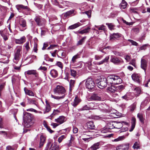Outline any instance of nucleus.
Segmentation results:
<instances>
[{
	"mask_svg": "<svg viewBox=\"0 0 150 150\" xmlns=\"http://www.w3.org/2000/svg\"><path fill=\"white\" fill-rule=\"evenodd\" d=\"M24 125L25 127H29L35 123L34 117L33 115L28 112L24 113Z\"/></svg>",
	"mask_w": 150,
	"mask_h": 150,
	"instance_id": "nucleus-1",
	"label": "nucleus"
},
{
	"mask_svg": "<svg viewBox=\"0 0 150 150\" xmlns=\"http://www.w3.org/2000/svg\"><path fill=\"white\" fill-rule=\"evenodd\" d=\"M108 85H116L122 82L121 79L119 76L115 75H110L106 78Z\"/></svg>",
	"mask_w": 150,
	"mask_h": 150,
	"instance_id": "nucleus-2",
	"label": "nucleus"
},
{
	"mask_svg": "<svg viewBox=\"0 0 150 150\" xmlns=\"http://www.w3.org/2000/svg\"><path fill=\"white\" fill-rule=\"evenodd\" d=\"M96 83L98 87L101 89H103L105 87L107 83L106 78H101L99 79L96 80Z\"/></svg>",
	"mask_w": 150,
	"mask_h": 150,
	"instance_id": "nucleus-3",
	"label": "nucleus"
},
{
	"mask_svg": "<svg viewBox=\"0 0 150 150\" xmlns=\"http://www.w3.org/2000/svg\"><path fill=\"white\" fill-rule=\"evenodd\" d=\"M95 83L94 81L91 78L87 79L86 82V86L88 89L90 90L95 89Z\"/></svg>",
	"mask_w": 150,
	"mask_h": 150,
	"instance_id": "nucleus-4",
	"label": "nucleus"
},
{
	"mask_svg": "<svg viewBox=\"0 0 150 150\" xmlns=\"http://www.w3.org/2000/svg\"><path fill=\"white\" fill-rule=\"evenodd\" d=\"M66 91L65 88L61 86L57 85L54 89V93H57L59 95L65 96Z\"/></svg>",
	"mask_w": 150,
	"mask_h": 150,
	"instance_id": "nucleus-5",
	"label": "nucleus"
},
{
	"mask_svg": "<svg viewBox=\"0 0 150 150\" xmlns=\"http://www.w3.org/2000/svg\"><path fill=\"white\" fill-rule=\"evenodd\" d=\"M45 150H59V146L55 142L49 141Z\"/></svg>",
	"mask_w": 150,
	"mask_h": 150,
	"instance_id": "nucleus-6",
	"label": "nucleus"
},
{
	"mask_svg": "<svg viewBox=\"0 0 150 150\" xmlns=\"http://www.w3.org/2000/svg\"><path fill=\"white\" fill-rule=\"evenodd\" d=\"M21 48L19 47L17 49L16 51L15 52L13 60L14 62L16 63H17L20 59L21 56Z\"/></svg>",
	"mask_w": 150,
	"mask_h": 150,
	"instance_id": "nucleus-7",
	"label": "nucleus"
},
{
	"mask_svg": "<svg viewBox=\"0 0 150 150\" xmlns=\"http://www.w3.org/2000/svg\"><path fill=\"white\" fill-rule=\"evenodd\" d=\"M34 20L37 24L39 26H44L45 23V20L42 18L40 16H36L34 18Z\"/></svg>",
	"mask_w": 150,
	"mask_h": 150,
	"instance_id": "nucleus-8",
	"label": "nucleus"
},
{
	"mask_svg": "<svg viewBox=\"0 0 150 150\" xmlns=\"http://www.w3.org/2000/svg\"><path fill=\"white\" fill-rule=\"evenodd\" d=\"M110 61L115 64H118L123 63V61L121 59H119L113 56L111 57Z\"/></svg>",
	"mask_w": 150,
	"mask_h": 150,
	"instance_id": "nucleus-9",
	"label": "nucleus"
},
{
	"mask_svg": "<svg viewBox=\"0 0 150 150\" xmlns=\"http://www.w3.org/2000/svg\"><path fill=\"white\" fill-rule=\"evenodd\" d=\"M129 148V144H123L119 145L116 147L117 150H128Z\"/></svg>",
	"mask_w": 150,
	"mask_h": 150,
	"instance_id": "nucleus-10",
	"label": "nucleus"
},
{
	"mask_svg": "<svg viewBox=\"0 0 150 150\" xmlns=\"http://www.w3.org/2000/svg\"><path fill=\"white\" fill-rule=\"evenodd\" d=\"M88 100L89 101H101L102 100V98L99 96L97 94H93L88 98Z\"/></svg>",
	"mask_w": 150,
	"mask_h": 150,
	"instance_id": "nucleus-11",
	"label": "nucleus"
},
{
	"mask_svg": "<svg viewBox=\"0 0 150 150\" xmlns=\"http://www.w3.org/2000/svg\"><path fill=\"white\" fill-rule=\"evenodd\" d=\"M131 76L134 81L138 83L140 82L141 78L139 75L138 74H133Z\"/></svg>",
	"mask_w": 150,
	"mask_h": 150,
	"instance_id": "nucleus-12",
	"label": "nucleus"
},
{
	"mask_svg": "<svg viewBox=\"0 0 150 150\" xmlns=\"http://www.w3.org/2000/svg\"><path fill=\"white\" fill-rule=\"evenodd\" d=\"M81 101V100L77 96H76L73 102L71 103L72 105L75 107Z\"/></svg>",
	"mask_w": 150,
	"mask_h": 150,
	"instance_id": "nucleus-13",
	"label": "nucleus"
},
{
	"mask_svg": "<svg viewBox=\"0 0 150 150\" xmlns=\"http://www.w3.org/2000/svg\"><path fill=\"white\" fill-rule=\"evenodd\" d=\"M147 66V62L144 59H142L141 60V68L144 70L145 72Z\"/></svg>",
	"mask_w": 150,
	"mask_h": 150,
	"instance_id": "nucleus-14",
	"label": "nucleus"
},
{
	"mask_svg": "<svg viewBox=\"0 0 150 150\" xmlns=\"http://www.w3.org/2000/svg\"><path fill=\"white\" fill-rule=\"evenodd\" d=\"M16 7L18 10L21 9L26 10L28 11H29L30 10V9L28 6H25L22 4L18 5L16 6Z\"/></svg>",
	"mask_w": 150,
	"mask_h": 150,
	"instance_id": "nucleus-15",
	"label": "nucleus"
},
{
	"mask_svg": "<svg viewBox=\"0 0 150 150\" xmlns=\"http://www.w3.org/2000/svg\"><path fill=\"white\" fill-rule=\"evenodd\" d=\"M46 108L44 110L43 113L45 114L47 113L51 110V108L49 103L47 101H46Z\"/></svg>",
	"mask_w": 150,
	"mask_h": 150,
	"instance_id": "nucleus-16",
	"label": "nucleus"
},
{
	"mask_svg": "<svg viewBox=\"0 0 150 150\" xmlns=\"http://www.w3.org/2000/svg\"><path fill=\"white\" fill-rule=\"evenodd\" d=\"M65 117L63 116H59L57 119H55V121L57 123L61 124L65 122Z\"/></svg>",
	"mask_w": 150,
	"mask_h": 150,
	"instance_id": "nucleus-17",
	"label": "nucleus"
},
{
	"mask_svg": "<svg viewBox=\"0 0 150 150\" xmlns=\"http://www.w3.org/2000/svg\"><path fill=\"white\" fill-rule=\"evenodd\" d=\"M107 91L108 92L112 93H115V94L117 95L118 94L117 93V90H116V88H115L114 86H111L107 88Z\"/></svg>",
	"mask_w": 150,
	"mask_h": 150,
	"instance_id": "nucleus-18",
	"label": "nucleus"
},
{
	"mask_svg": "<svg viewBox=\"0 0 150 150\" xmlns=\"http://www.w3.org/2000/svg\"><path fill=\"white\" fill-rule=\"evenodd\" d=\"M26 40V38L25 36H23L19 39H16V43L21 44L24 42Z\"/></svg>",
	"mask_w": 150,
	"mask_h": 150,
	"instance_id": "nucleus-19",
	"label": "nucleus"
},
{
	"mask_svg": "<svg viewBox=\"0 0 150 150\" xmlns=\"http://www.w3.org/2000/svg\"><path fill=\"white\" fill-rule=\"evenodd\" d=\"M25 74H26L28 75H35V76H36V75L37 74V72L36 70H29L25 72Z\"/></svg>",
	"mask_w": 150,
	"mask_h": 150,
	"instance_id": "nucleus-20",
	"label": "nucleus"
},
{
	"mask_svg": "<svg viewBox=\"0 0 150 150\" xmlns=\"http://www.w3.org/2000/svg\"><path fill=\"white\" fill-rule=\"evenodd\" d=\"M25 93L26 95L30 96H34V94L33 92L31 90H28L25 87L24 88Z\"/></svg>",
	"mask_w": 150,
	"mask_h": 150,
	"instance_id": "nucleus-21",
	"label": "nucleus"
},
{
	"mask_svg": "<svg viewBox=\"0 0 150 150\" xmlns=\"http://www.w3.org/2000/svg\"><path fill=\"white\" fill-rule=\"evenodd\" d=\"M87 127L88 128L93 129L95 127V125H94L93 122L90 121L87 123L85 127Z\"/></svg>",
	"mask_w": 150,
	"mask_h": 150,
	"instance_id": "nucleus-22",
	"label": "nucleus"
},
{
	"mask_svg": "<svg viewBox=\"0 0 150 150\" xmlns=\"http://www.w3.org/2000/svg\"><path fill=\"white\" fill-rule=\"evenodd\" d=\"M74 10H72L64 13L63 14L64 17H67L68 16L72 15L73 14H74Z\"/></svg>",
	"mask_w": 150,
	"mask_h": 150,
	"instance_id": "nucleus-23",
	"label": "nucleus"
},
{
	"mask_svg": "<svg viewBox=\"0 0 150 150\" xmlns=\"http://www.w3.org/2000/svg\"><path fill=\"white\" fill-rule=\"evenodd\" d=\"M100 142H97L93 144L90 148V150H96L99 148Z\"/></svg>",
	"mask_w": 150,
	"mask_h": 150,
	"instance_id": "nucleus-24",
	"label": "nucleus"
},
{
	"mask_svg": "<svg viewBox=\"0 0 150 150\" xmlns=\"http://www.w3.org/2000/svg\"><path fill=\"white\" fill-rule=\"evenodd\" d=\"M50 74L54 78L57 77L58 75V73L57 71L54 69H53L51 71Z\"/></svg>",
	"mask_w": 150,
	"mask_h": 150,
	"instance_id": "nucleus-25",
	"label": "nucleus"
},
{
	"mask_svg": "<svg viewBox=\"0 0 150 150\" xmlns=\"http://www.w3.org/2000/svg\"><path fill=\"white\" fill-rule=\"evenodd\" d=\"M81 25V23L79 22H78L69 26V28L70 29H73L78 27Z\"/></svg>",
	"mask_w": 150,
	"mask_h": 150,
	"instance_id": "nucleus-26",
	"label": "nucleus"
},
{
	"mask_svg": "<svg viewBox=\"0 0 150 150\" xmlns=\"http://www.w3.org/2000/svg\"><path fill=\"white\" fill-rule=\"evenodd\" d=\"M19 24L20 25L23 27H25L26 25V23L25 20L22 18L20 20Z\"/></svg>",
	"mask_w": 150,
	"mask_h": 150,
	"instance_id": "nucleus-27",
	"label": "nucleus"
},
{
	"mask_svg": "<svg viewBox=\"0 0 150 150\" xmlns=\"http://www.w3.org/2000/svg\"><path fill=\"white\" fill-rule=\"evenodd\" d=\"M80 58L78 54H76L72 58L70 62L71 64H73L76 62V59Z\"/></svg>",
	"mask_w": 150,
	"mask_h": 150,
	"instance_id": "nucleus-28",
	"label": "nucleus"
},
{
	"mask_svg": "<svg viewBox=\"0 0 150 150\" xmlns=\"http://www.w3.org/2000/svg\"><path fill=\"white\" fill-rule=\"evenodd\" d=\"M134 91H135V95L136 96H139L140 94L141 93V91L140 88L139 87L136 88L134 89Z\"/></svg>",
	"mask_w": 150,
	"mask_h": 150,
	"instance_id": "nucleus-29",
	"label": "nucleus"
},
{
	"mask_svg": "<svg viewBox=\"0 0 150 150\" xmlns=\"http://www.w3.org/2000/svg\"><path fill=\"white\" fill-rule=\"evenodd\" d=\"M28 103L29 104H33L36 105V100L34 98H31L29 97H27Z\"/></svg>",
	"mask_w": 150,
	"mask_h": 150,
	"instance_id": "nucleus-30",
	"label": "nucleus"
},
{
	"mask_svg": "<svg viewBox=\"0 0 150 150\" xmlns=\"http://www.w3.org/2000/svg\"><path fill=\"white\" fill-rule=\"evenodd\" d=\"M109 59V56L106 57L105 58L102 60L101 61L99 62L98 63V64L99 65H100L103 64L104 63L107 62Z\"/></svg>",
	"mask_w": 150,
	"mask_h": 150,
	"instance_id": "nucleus-31",
	"label": "nucleus"
},
{
	"mask_svg": "<svg viewBox=\"0 0 150 150\" xmlns=\"http://www.w3.org/2000/svg\"><path fill=\"white\" fill-rule=\"evenodd\" d=\"M120 37V35L119 33H114L111 35L110 36V40L114 39H117Z\"/></svg>",
	"mask_w": 150,
	"mask_h": 150,
	"instance_id": "nucleus-32",
	"label": "nucleus"
},
{
	"mask_svg": "<svg viewBox=\"0 0 150 150\" xmlns=\"http://www.w3.org/2000/svg\"><path fill=\"white\" fill-rule=\"evenodd\" d=\"M140 147V144L139 141L135 142L132 146V148L134 149H139Z\"/></svg>",
	"mask_w": 150,
	"mask_h": 150,
	"instance_id": "nucleus-33",
	"label": "nucleus"
},
{
	"mask_svg": "<svg viewBox=\"0 0 150 150\" xmlns=\"http://www.w3.org/2000/svg\"><path fill=\"white\" fill-rule=\"evenodd\" d=\"M45 141V138L44 137L41 136L40 137V147L44 145Z\"/></svg>",
	"mask_w": 150,
	"mask_h": 150,
	"instance_id": "nucleus-34",
	"label": "nucleus"
},
{
	"mask_svg": "<svg viewBox=\"0 0 150 150\" xmlns=\"http://www.w3.org/2000/svg\"><path fill=\"white\" fill-rule=\"evenodd\" d=\"M106 25L108 26V27L110 30H112L115 29L114 28L115 27V25L113 23H106Z\"/></svg>",
	"mask_w": 150,
	"mask_h": 150,
	"instance_id": "nucleus-35",
	"label": "nucleus"
},
{
	"mask_svg": "<svg viewBox=\"0 0 150 150\" xmlns=\"http://www.w3.org/2000/svg\"><path fill=\"white\" fill-rule=\"evenodd\" d=\"M71 75L74 77H75L77 75V71L74 69H71L70 70Z\"/></svg>",
	"mask_w": 150,
	"mask_h": 150,
	"instance_id": "nucleus-36",
	"label": "nucleus"
},
{
	"mask_svg": "<svg viewBox=\"0 0 150 150\" xmlns=\"http://www.w3.org/2000/svg\"><path fill=\"white\" fill-rule=\"evenodd\" d=\"M86 38V36H84L80 40L78 41L77 45H81L85 42Z\"/></svg>",
	"mask_w": 150,
	"mask_h": 150,
	"instance_id": "nucleus-37",
	"label": "nucleus"
},
{
	"mask_svg": "<svg viewBox=\"0 0 150 150\" xmlns=\"http://www.w3.org/2000/svg\"><path fill=\"white\" fill-rule=\"evenodd\" d=\"M90 28L89 27H88L84 30H81L79 32V34H83L84 33H88L90 30Z\"/></svg>",
	"mask_w": 150,
	"mask_h": 150,
	"instance_id": "nucleus-38",
	"label": "nucleus"
},
{
	"mask_svg": "<svg viewBox=\"0 0 150 150\" xmlns=\"http://www.w3.org/2000/svg\"><path fill=\"white\" fill-rule=\"evenodd\" d=\"M92 109V108L89 105H85L81 109V110H91Z\"/></svg>",
	"mask_w": 150,
	"mask_h": 150,
	"instance_id": "nucleus-39",
	"label": "nucleus"
},
{
	"mask_svg": "<svg viewBox=\"0 0 150 150\" xmlns=\"http://www.w3.org/2000/svg\"><path fill=\"white\" fill-rule=\"evenodd\" d=\"M107 127L109 130L115 128L114 124H113V123L112 122H109L107 124Z\"/></svg>",
	"mask_w": 150,
	"mask_h": 150,
	"instance_id": "nucleus-40",
	"label": "nucleus"
},
{
	"mask_svg": "<svg viewBox=\"0 0 150 150\" xmlns=\"http://www.w3.org/2000/svg\"><path fill=\"white\" fill-rule=\"evenodd\" d=\"M5 86V83H4L0 84V97H1L2 92Z\"/></svg>",
	"mask_w": 150,
	"mask_h": 150,
	"instance_id": "nucleus-41",
	"label": "nucleus"
},
{
	"mask_svg": "<svg viewBox=\"0 0 150 150\" xmlns=\"http://www.w3.org/2000/svg\"><path fill=\"white\" fill-rule=\"evenodd\" d=\"M127 4L125 1H122L120 4V6L123 9L125 8L127 6Z\"/></svg>",
	"mask_w": 150,
	"mask_h": 150,
	"instance_id": "nucleus-42",
	"label": "nucleus"
},
{
	"mask_svg": "<svg viewBox=\"0 0 150 150\" xmlns=\"http://www.w3.org/2000/svg\"><path fill=\"white\" fill-rule=\"evenodd\" d=\"M116 90H117V93L118 92L120 93L122 90L124 89V86L122 85H121L117 87L116 88Z\"/></svg>",
	"mask_w": 150,
	"mask_h": 150,
	"instance_id": "nucleus-43",
	"label": "nucleus"
},
{
	"mask_svg": "<svg viewBox=\"0 0 150 150\" xmlns=\"http://www.w3.org/2000/svg\"><path fill=\"white\" fill-rule=\"evenodd\" d=\"M130 11L131 12H133L135 13H138L137 11H138V8H131L130 9Z\"/></svg>",
	"mask_w": 150,
	"mask_h": 150,
	"instance_id": "nucleus-44",
	"label": "nucleus"
},
{
	"mask_svg": "<svg viewBox=\"0 0 150 150\" xmlns=\"http://www.w3.org/2000/svg\"><path fill=\"white\" fill-rule=\"evenodd\" d=\"M95 27L96 28H97L99 30H104L105 29V26L104 25H102L99 26L98 25H95Z\"/></svg>",
	"mask_w": 150,
	"mask_h": 150,
	"instance_id": "nucleus-45",
	"label": "nucleus"
},
{
	"mask_svg": "<svg viewBox=\"0 0 150 150\" xmlns=\"http://www.w3.org/2000/svg\"><path fill=\"white\" fill-rule=\"evenodd\" d=\"M75 81L73 80H71L70 82V90L71 91L72 88L74 86Z\"/></svg>",
	"mask_w": 150,
	"mask_h": 150,
	"instance_id": "nucleus-46",
	"label": "nucleus"
},
{
	"mask_svg": "<svg viewBox=\"0 0 150 150\" xmlns=\"http://www.w3.org/2000/svg\"><path fill=\"white\" fill-rule=\"evenodd\" d=\"M51 96L52 98H53L55 99H57L58 100H59V99H61L63 98H64V95H62L61 96H54L52 95Z\"/></svg>",
	"mask_w": 150,
	"mask_h": 150,
	"instance_id": "nucleus-47",
	"label": "nucleus"
},
{
	"mask_svg": "<svg viewBox=\"0 0 150 150\" xmlns=\"http://www.w3.org/2000/svg\"><path fill=\"white\" fill-rule=\"evenodd\" d=\"M137 117L139 118V120H140V121L142 122H144V119L143 118V115L142 114H140V113H138L137 114Z\"/></svg>",
	"mask_w": 150,
	"mask_h": 150,
	"instance_id": "nucleus-48",
	"label": "nucleus"
},
{
	"mask_svg": "<svg viewBox=\"0 0 150 150\" xmlns=\"http://www.w3.org/2000/svg\"><path fill=\"white\" fill-rule=\"evenodd\" d=\"M44 126L46 128L47 130L51 133H52L53 132H54V131L53 130H51L50 128V127L47 126V124H44Z\"/></svg>",
	"mask_w": 150,
	"mask_h": 150,
	"instance_id": "nucleus-49",
	"label": "nucleus"
},
{
	"mask_svg": "<svg viewBox=\"0 0 150 150\" xmlns=\"http://www.w3.org/2000/svg\"><path fill=\"white\" fill-rule=\"evenodd\" d=\"M136 119L134 117H132V118L131 120V124L132 125L135 126L136 124Z\"/></svg>",
	"mask_w": 150,
	"mask_h": 150,
	"instance_id": "nucleus-50",
	"label": "nucleus"
},
{
	"mask_svg": "<svg viewBox=\"0 0 150 150\" xmlns=\"http://www.w3.org/2000/svg\"><path fill=\"white\" fill-rule=\"evenodd\" d=\"M59 111L57 110H54L53 113L51 115V116L52 117L54 115H56L57 113H59Z\"/></svg>",
	"mask_w": 150,
	"mask_h": 150,
	"instance_id": "nucleus-51",
	"label": "nucleus"
},
{
	"mask_svg": "<svg viewBox=\"0 0 150 150\" xmlns=\"http://www.w3.org/2000/svg\"><path fill=\"white\" fill-rule=\"evenodd\" d=\"M132 30L133 32L136 34L138 33L139 31V29L138 28H133Z\"/></svg>",
	"mask_w": 150,
	"mask_h": 150,
	"instance_id": "nucleus-52",
	"label": "nucleus"
},
{
	"mask_svg": "<svg viewBox=\"0 0 150 150\" xmlns=\"http://www.w3.org/2000/svg\"><path fill=\"white\" fill-rule=\"evenodd\" d=\"M103 56L102 55H96L95 56V58L96 60H98L101 59L103 57Z\"/></svg>",
	"mask_w": 150,
	"mask_h": 150,
	"instance_id": "nucleus-53",
	"label": "nucleus"
},
{
	"mask_svg": "<svg viewBox=\"0 0 150 150\" xmlns=\"http://www.w3.org/2000/svg\"><path fill=\"white\" fill-rule=\"evenodd\" d=\"M110 132V130L107 127L105 128L101 131V132L103 133H106Z\"/></svg>",
	"mask_w": 150,
	"mask_h": 150,
	"instance_id": "nucleus-54",
	"label": "nucleus"
},
{
	"mask_svg": "<svg viewBox=\"0 0 150 150\" xmlns=\"http://www.w3.org/2000/svg\"><path fill=\"white\" fill-rule=\"evenodd\" d=\"M128 40L130 42L132 45L137 46L138 45V43L136 42L133 41L131 40Z\"/></svg>",
	"mask_w": 150,
	"mask_h": 150,
	"instance_id": "nucleus-55",
	"label": "nucleus"
},
{
	"mask_svg": "<svg viewBox=\"0 0 150 150\" xmlns=\"http://www.w3.org/2000/svg\"><path fill=\"white\" fill-rule=\"evenodd\" d=\"M24 45L26 50H28L30 49V47H29V42L28 41L26 42L25 44Z\"/></svg>",
	"mask_w": 150,
	"mask_h": 150,
	"instance_id": "nucleus-56",
	"label": "nucleus"
},
{
	"mask_svg": "<svg viewBox=\"0 0 150 150\" xmlns=\"http://www.w3.org/2000/svg\"><path fill=\"white\" fill-rule=\"evenodd\" d=\"M129 64L136 67L135 61L134 59L132 60L130 62Z\"/></svg>",
	"mask_w": 150,
	"mask_h": 150,
	"instance_id": "nucleus-57",
	"label": "nucleus"
},
{
	"mask_svg": "<svg viewBox=\"0 0 150 150\" xmlns=\"http://www.w3.org/2000/svg\"><path fill=\"white\" fill-rule=\"evenodd\" d=\"M64 135H62L60 137H59L58 139V141L59 143H60L64 139Z\"/></svg>",
	"mask_w": 150,
	"mask_h": 150,
	"instance_id": "nucleus-58",
	"label": "nucleus"
},
{
	"mask_svg": "<svg viewBox=\"0 0 150 150\" xmlns=\"http://www.w3.org/2000/svg\"><path fill=\"white\" fill-rule=\"evenodd\" d=\"M33 50L36 53L37 52V45L36 43H34Z\"/></svg>",
	"mask_w": 150,
	"mask_h": 150,
	"instance_id": "nucleus-59",
	"label": "nucleus"
},
{
	"mask_svg": "<svg viewBox=\"0 0 150 150\" xmlns=\"http://www.w3.org/2000/svg\"><path fill=\"white\" fill-rule=\"evenodd\" d=\"M6 150H14V149L12 146H8L6 147Z\"/></svg>",
	"mask_w": 150,
	"mask_h": 150,
	"instance_id": "nucleus-60",
	"label": "nucleus"
},
{
	"mask_svg": "<svg viewBox=\"0 0 150 150\" xmlns=\"http://www.w3.org/2000/svg\"><path fill=\"white\" fill-rule=\"evenodd\" d=\"M147 45H148L145 44L142 46L140 48V50H145L146 49V47Z\"/></svg>",
	"mask_w": 150,
	"mask_h": 150,
	"instance_id": "nucleus-61",
	"label": "nucleus"
},
{
	"mask_svg": "<svg viewBox=\"0 0 150 150\" xmlns=\"http://www.w3.org/2000/svg\"><path fill=\"white\" fill-rule=\"evenodd\" d=\"M67 2H69L67 1H62V2H61V4H63V6H67Z\"/></svg>",
	"mask_w": 150,
	"mask_h": 150,
	"instance_id": "nucleus-62",
	"label": "nucleus"
},
{
	"mask_svg": "<svg viewBox=\"0 0 150 150\" xmlns=\"http://www.w3.org/2000/svg\"><path fill=\"white\" fill-rule=\"evenodd\" d=\"M47 69V68L45 67H40L39 69H38V70H42L44 71H45Z\"/></svg>",
	"mask_w": 150,
	"mask_h": 150,
	"instance_id": "nucleus-63",
	"label": "nucleus"
},
{
	"mask_svg": "<svg viewBox=\"0 0 150 150\" xmlns=\"http://www.w3.org/2000/svg\"><path fill=\"white\" fill-rule=\"evenodd\" d=\"M57 65L59 67L61 68L62 69V68L63 66H62V64L61 62H57Z\"/></svg>",
	"mask_w": 150,
	"mask_h": 150,
	"instance_id": "nucleus-64",
	"label": "nucleus"
}]
</instances>
